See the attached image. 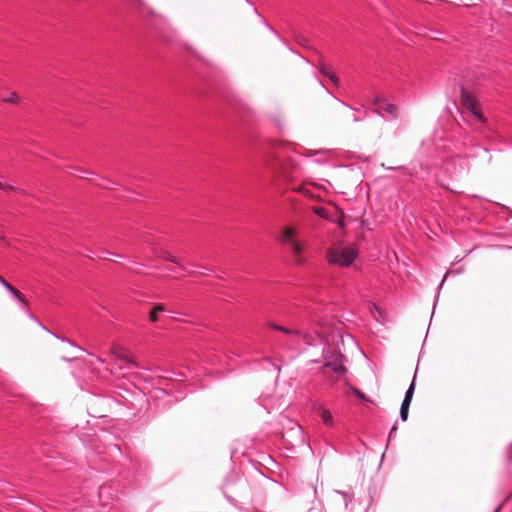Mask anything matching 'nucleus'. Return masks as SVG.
Wrapping results in <instances>:
<instances>
[{"mask_svg": "<svg viewBox=\"0 0 512 512\" xmlns=\"http://www.w3.org/2000/svg\"><path fill=\"white\" fill-rule=\"evenodd\" d=\"M278 241L291 253L296 264L306 262L305 249L307 243L299 239L298 230L295 227L284 226L278 236Z\"/></svg>", "mask_w": 512, "mask_h": 512, "instance_id": "f257e3e1", "label": "nucleus"}, {"mask_svg": "<svg viewBox=\"0 0 512 512\" xmlns=\"http://www.w3.org/2000/svg\"><path fill=\"white\" fill-rule=\"evenodd\" d=\"M358 256V251L354 246L331 248L327 252V261L330 264L341 267L350 266Z\"/></svg>", "mask_w": 512, "mask_h": 512, "instance_id": "f03ea898", "label": "nucleus"}, {"mask_svg": "<svg viewBox=\"0 0 512 512\" xmlns=\"http://www.w3.org/2000/svg\"><path fill=\"white\" fill-rule=\"evenodd\" d=\"M461 104L478 121H480L481 123H485L486 119L479 109L478 99L464 87L461 88Z\"/></svg>", "mask_w": 512, "mask_h": 512, "instance_id": "7ed1b4c3", "label": "nucleus"}, {"mask_svg": "<svg viewBox=\"0 0 512 512\" xmlns=\"http://www.w3.org/2000/svg\"><path fill=\"white\" fill-rule=\"evenodd\" d=\"M373 104L377 107L376 112L384 111L392 118H397L398 116V108L396 105L389 103L387 99L381 96H375L373 99Z\"/></svg>", "mask_w": 512, "mask_h": 512, "instance_id": "20e7f679", "label": "nucleus"}, {"mask_svg": "<svg viewBox=\"0 0 512 512\" xmlns=\"http://www.w3.org/2000/svg\"><path fill=\"white\" fill-rule=\"evenodd\" d=\"M344 356L342 354H336L333 360H328L325 363V367L330 368L337 374H344L346 369L343 364Z\"/></svg>", "mask_w": 512, "mask_h": 512, "instance_id": "39448f33", "label": "nucleus"}, {"mask_svg": "<svg viewBox=\"0 0 512 512\" xmlns=\"http://www.w3.org/2000/svg\"><path fill=\"white\" fill-rule=\"evenodd\" d=\"M113 353L120 359L124 360L128 363L129 367H137V364L134 363L128 356V351L123 348H115L113 349Z\"/></svg>", "mask_w": 512, "mask_h": 512, "instance_id": "423d86ee", "label": "nucleus"}, {"mask_svg": "<svg viewBox=\"0 0 512 512\" xmlns=\"http://www.w3.org/2000/svg\"><path fill=\"white\" fill-rule=\"evenodd\" d=\"M7 291L11 293V295L24 307H27V302L25 301L24 297L21 295V293L14 288L11 284H8V286L5 287Z\"/></svg>", "mask_w": 512, "mask_h": 512, "instance_id": "0eeeda50", "label": "nucleus"}, {"mask_svg": "<svg viewBox=\"0 0 512 512\" xmlns=\"http://www.w3.org/2000/svg\"><path fill=\"white\" fill-rule=\"evenodd\" d=\"M414 391H415V383L413 380L405 393L404 399L402 401V405L410 406L413 395H414Z\"/></svg>", "mask_w": 512, "mask_h": 512, "instance_id": "6e6552de", "label": "nucleus"}, {"mask_svg": "<svg viewBox=\"0 0 512 512\" xmlns=\"http://www.w3.org/2000/svg\"><path fill=\"white\" fill-rule=\"evenodd\" d=\"M320 71L322 74L327 76L335 85H338L339 80L337 76L334 74L333 69L331 67L322 66Z\"/></svg>", "mask_w": 512, "mask_h": 512, "instance_id": "1a4fd4ad", "label": "nucleus"}, {"mask_svg": "<svg viewBox=\"0 0 512 512\" xmlns=\"http://www.w3.org/2000/svg\"><path fill=\"white\" fill-rule=\"evenodd\" d=\"M270 326L273 329H275V330L284 332V333L289 334V335H294V336H300L301 335V332L299 330L288 329V328H286L284 326L277 325V324H270Z\"/></svg>", "mask_w": 512, "mask_h": 512, "instance_id": "9d476101", "label": "nucleus"}, {"mask_svg": "<svg viewBox=\"0 0 512 512\" xmlns=\"http://www.w3.org/2000/svg\"><path fill=\"white\" fill-rule=\"evenodd\" d=\"M165 308L163 305H157L152 311L150 312V321L156 322L159 319V313L164 312Z\"/></svg>", "mask_w": 512, "mask_h": 512, "instance_id": "9b49d317", "label": "nucleus"}, {"mask_svg": "<svg viewBox=\"0 0 512 512\" xmlns=\"http://www.w3.org/2000/svg\"><path fill=\"white\" fill-rule=\"evenodd\" d=\"M321 419L324 422L325 425L329 426L333 423V415L331 411L329 410H322L321 412Z\"/></svg>", "mask_w": 512, "mask_h": 512, "instance_id": "f8f14e48", "label": "nucleus"}, {"mask_svg": "<svg viewBox=\"0 0 512 512\" xmlns=\"http://www.w3.org/2000/svg\"><path fill=\"white\" fill-rule=\"evenodd\" d=\"M2 100L7 103L17 104L20 98L17 93L10 92L7 96H2Z\"/></svg>", "mask_w": 512, "mask_h": 512, "instance_id": "ddd939ff", "label": "nucleus"}, {"mask_svg": "<svg viewBox=\"0 0 512 512\" xmlns=\"http://www.w3.org/2000/svg\"><path fill=\"white\" fill-rule=\"evenodd\" d=\"M351 390H352V393H353V394H354L358 399H360V400H362V401H366V402H371V400H370V399H368V398L365 396V394H364L362 391H360L358 388H356V387H352V388H351Z\"/></svg>", "mask_w": 512, "mask_h": 512, "instance_id": "4468645a", "label": "nucleus"}, {"mask_svg": "<svg viewBox=\"0 0 512 512\" xmlns=\"http://www.w3.org/2000/svg\"><path fill=\"white\" fill-rule=\"evenodd\" d=\"M409 408H410V406H406V405H402L401 404V407H400V418L403 421H406L408 419Z\"/></svg>", "mask_w": 512, "mask_h": 512, "instance_id": "2eb2a0df", "label": "nucleus"}, {"mask_svg": "<svg viewBox=\"0 0 512 512\" xmlns=\"http://www.w3.org/2000/svg\"><path fill=\"white\" fill-rule=\"evenodd\" d=\"M54 337H56L57 339L61 340L62 342H66V343H69L71 346L73 347H76L78 349H81L78 345L74 344L73 342H71L69 339H67L66 337H60L56 334H53Z\"/></svg>", "mask_w": 512, "mask_h": 512, "instance_id": "dca6fc26", "label": "nucleus"}, {"mask_svg": "<svg viewBox=\"0 0 512 512\" xmlns=\"http://www.w3.org/2000/svg\"><path fill=\"white\" fill-rule=\"evenodd\" d=\"M27 313H28V316L32 320L36 321L45 331L51 333L50 330L48 328H46L41 322H39L38 319L30 311H27Z\"/></svg>", "mask_w": 512, "mask_h": 512, "instance_id": "f3484780", "label": "nucleus"}, {"mask_svg": "<svg viewBox=\"0 0 512 512\" xmlns=\"http://www.w3.org/2000/svg\"><path fill=\"white\" fill-rule=\"evenodd\" d=\"M0 189L3 191H10V190H13L14 187L8 183H4V182L0 181Z\"/></svg>", "mask_w": 512, "mask_h": 512, "instance_id": "a211bd4d", "label": "nucleus"}, {"mask_svg": "<svg viewBox=\"0 0 512 512\" xmlns=\"http://www.w3.org/2000/svg\"><path fill=\"white\" fill-rule=\"evenodd\" d=\"M167 260L175 263V264H179L178 261L176 260L175 257L171 256L170 254H167V256L165 257Z\"/></svg>", "mask_w": 512, "mask_h": 512, "instance_id": "6ab92c4d", "label": "nucleus"}, {"mask_svg": "<svg viewBox=\"0 0 512 512\" xmlns=\"http://www.w3.org/2000/svg\"><path fill=\"white\" fill-rule=\"evenodd\" d=\"M0 284L5 288L9 283L2 276H0Z\"/></svg>", "mask_w": 512, "mask_h": 512, "instance_id": "aec40b11", "label": "nucleus"}, {"mask_svg": "<svg viewBox=\"0 0 512 512\" xmlns=\"http://www.w3.org/2000/svg\"><path fill=\"white\" fill-rule=\"evenodd\" d=\"M396 429H397V427L394 425V426L392 427L391 431H390V434H389V436H390V437H391V435L393 434V432H395V431H396Z\"/></svg>", "mask_w": 512, "mask_h": 512, "instance_id": "412c9836", "label": "nucleus"}, {"mask_svg": "<svg viewBox=\"0 0 512 512\" xmlns=\"http://www.w3.org/2000/svg\"><path fill=\"white\" fill-rule=\"evenodd\" d=\"M501 507H502V505H499V506L495 509V511H494V512H499V511H500V509H501Z\"/></svg>", "mask_w": 512, "mask_h": 512, "instance_id": "4be33fe9", "label": "nucleus"}]
</instances>
